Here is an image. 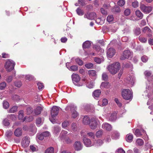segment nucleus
Listing matches in <instances>:
<instances>
[{
    "label": "nucleus",
    "instance_id": "nucleus-60",
    "mask_svg": "<svg viewBox=\"0 0 153 153\" xmlns=\"http://www.w3.org/2000/svg\"><path fill=\"white\" fill-rule=\"evenodd\" d=\"M112 11L117 13H118L120 12V9L119 7L116 6L115 7L112 9Z\"/></svg>",
    "mask_w": 153,
    "mask_h": 153
},
{
    "label": "nucleus",
    "instance_id": "nucleus-20",
    "mask_svg": "<svg viewBox=\"0 0 153 153\" xmlns=\"http://www.w3.org/2000/svg\"><path fill=\"white\" fill-rule=\"evenodd\" d=\"M42 109L43 108L42 107L40 106L37 107L34 110V114L36 115L39 114Z\"/></svg>",
    "mask_w": 153,
    "mask_h": 153
},
{
    "label": "nucleus",
    "instance_id": "nucleus-3",
    "mask_svg": "<svg viewBox=\"0 0 153 153\" xmlns=\"http://www.w3.org/2000/svg\"><path fill=\"white\" fill-rule=\"evenodd\" d=\"M59 111V108L57 106H54L52 108L51 110V118H50V120L53 123H54L55 122L54 117L58 114Z\"/></svg>",
    "mask_w": 153,
    "mask_h": 153
},
{
    "label": "nucleus",
    "instance_id": "nucleus-46",
    "mask_svg": "<svg viewBox=\"0 0 153 153\" xmlns=\"http://www.w3.org/2000/svg\"><path fill=\"white\" fill-rule=\"evenodd\" d=\"M17 107L16 106H13L11 108L9 111V113H14L17 111Z\"/></svg>",
    "mask_w": 153,
    "mask_h": 153
},
{
    "label": "nucleus",
    "instance_id": "nucleus-24",
    "mask_svg": "<svg viewBox=\"0 0 153 153\" xmlns=\"http://www.w3.org/2000/svg\"><path fill=\"white\" fill-rule=\"evenodd\" d=\"M133 137L132 134H129L126 135V140L127 142L130 143L132 141Z\"/></svg>",
    "mask_w": 153,
    "mask_h": 153
},
{
    "label": "nucleus",
    "instance_id": "nucleus-41",
    "mask_svg": "<svg viewBox=\"0 0 153 153\" xmlns=\"http://www.w3.org/2000/svg\"><path fill=\"white\" fill-rule=\"evenodd\" d=\"M75 61L76 63L79 65H82L83 64V61L79 58L75 59Z\"/></svg>",
    "mask_w": 153,
    "mask_h": 153
},
{
    "label": "nucleus",
    "instance_id": "nucleus-39",
    "mask_svg": "<svg viewBox=\"0 0 153 153\" xmlns=\"http://www.w3.org/2000/svg\"><path fill=\"white\" fill-rule=\"evenodd\" d=\"M26 113L27 114H31L33 111V110L31 107H28L26 109Z\"/></svg>",
    "mask_w": 153,
    "mask_h": 153
},
{
    "label": "nucleus",
    "instance_id": "nucleus-55",
    "mask_svg": "<svg viewBox=\"0 0 153 153\" xmlns=\"http://www.w3.org/2000/svg\"><path fill=\"white\" fill-rule=\"evenodd\" d=\"M102 134V131L101 130H99L96 132L95 135L97 137H100Z\"/></svg>",
    "mask_w": 153,
    "mask_h": 153
},
{
    "label": "nucleus",
    "instance_id": "nucleus-52",
    "mask_svg": "<svg viewBox=\"0 0 153 153\" xmlns=\"http://www.w3.org/2000/svg\"><path fill=\"white\" fill-rule=\"evenodd\" d=\"M60 130V128L58 126L55 127L54 128V132L56 134L59 132Z\"/></svg>",
    "mask_w": 153,
    "mask_h": 153
},
{
    "label": "nucleus",
    "instance_id": "nucleus-37",
    "mask_svg": "<svg viewBox=\"0 0 153 153\" xmlns=\"http://www.w3.org/2000/svg\"><path fill=\"white\" fill-rule=\"evenodd\" d=\"M64 139H65V142L67 144H71L72 142V140L68 136L66 137Z\"/></svg>",
    "mask_w": 153,
    "mask_h": 153
},
{
    "label": "nucleus",
    "instance_id": "nucleus-14",
    "mask_svg": "<svg viewBox=\"0 0 153 153\" xmlns=\"http://www.w3.org/2000/svg\"><path fill=\"white\" fill-rule=\"evenodd\" d=\"M83 140L85 145L87 147H89L92 146L91 141L89 139L84 137L83 139Z\"/></svg>",
    "mask_w": 153,
    "mask_h": 153
},
{
    "label": "nucleus",
    "instance_id": "nucleus-57",
    "mask_svg": "<svg viewBox=\"0 0 153 153\" xmlns=\"http://www.w3.org/2000/svg\"><path fill=\"white\" fill-rule=\"evenodd\" d=\"M124 33H127L130 31V28L129 26H126L123 30Z\"/></svg>",
    "mask_w": 153,
    "mask_h": 153
},
{
    "label": "nucleus",
    "instance_id": "nucleus-43",
    "mask_svg": "<svg viewBox=\"0 0 153 153\" xmlns=\"http://www.w3.org/2000/svg\"><path fill=\"white\" fill-rule=\"evenodd\" d=\"M71 128L72 130L73 131H76L77 130V126L75 123H73L72 124Z\"/></svg>",
    "mask_w": 153,
    "mask_h": 153
},
{
    "label": "nucleus",
    "instance_id": "nucleus-45",
    "mask_svg": "<svg viewBox=\"0 0 153 153\" xmlns=\"http://www.w3.org/2000/svg\"><path fill=\"white\" fill-rule=\"evenodd\" d=\"M103 143L102 141L100 140H97L95 142V144L97 146L101 145Z\"/></svg>",
    "mask_w": 153,
    "mask_h": 153
},
{
    "label": "nucleus",
    "instance_id": "nucleus-13",
    "mask_svg": "<svg viewBox=\"0 0 153 153\" xmlns=\"http://www.w3.org/2000/svg\"><path fill=\"white\" fill-rule=\"evenodd\" d=\"M71 78L74 83V82H78L80 79V78L79 76L75 73H73L71 75Z\"/></svg>",
    "mask_w": 153,
    "mask_h": 153
},
{
    "label": "nucleus",
    "instance_id": "nucleus-51",
    "mask_svg": "<svg viewBox=\"0 0 153 153\" xmlns=\"http://www.w3.org/2000/svg\"><path fill=\"white\" fill-rule=\"evenodd\" d=\"M34 78V77L32 75H27L26 76V79L28 80L29 81L33 80Z\"/></svg>",
    "mask_w": 153,
    "mask_h": 153
},
{
    "label": "nucleus",
    "instance_id": "nucleus-18",
    "mask_svg": "<svg viewBox=\"0 0 153 153\" xmlns=\"http://www.w3.org/2000/svg\"><path fill=\"white\" fill-rule=\"evenodd\" d=\"M22 134V129L21 128L16 129L14 131V134L17 137H19L21 136Z\"/></svg>",
    "mask_w": 153,
    "mask_h": 153
},
{
    "label": "nucleus",
    "instance_id": "nucleus-26",
    "mask_svg": "<svg viewBox=\"0 0 153 153\" xmlns=\"http://www.w3.org/2000/svg\"><path fill=\"white\" fill-rule=\"evenodd\" d=\"M119 137V134L117 131H115L113 132L112 134V138L114 139H118Z\"/></svg>",
    "mask_w": 153,
    "mask_h": 153
},
{
    "label": "nucleus",
    "instance_id": "nucleus-50",
    "mask_svg": "<svg viewBox=\"0 0 153 153\" xmlns=\"http://www.w3.org/2000/svg\"><path fill=\"white\" fill-rule=\"evenodd\" d=\"M113 19L114 18L113 16L112 15H109L107 17V21L109 22H112Z\"/></svg>",
    "mask_w": 153,
    "mask_h": 153
},
{
    "label": "nucleus",
    "instance_id": "nucleus-56",
    "mask_svg": "<svg viewBox=\"0 0 153 153\" xmlns=\"http://www.w3.org/2000/svg\"><path fill=\"white\" fill-rule=\"evenodd\" d=\"M125 3V1L124 0H120L117 2L118 5L120 6H123Z\"/></svg>",
    "mask_w": 153,
    "mask_h": 153
},
{
    "label": "nucleus",
    "instance_id": "nucleus-47",
    "mask_svg": "<svg viewBox=\"0 0 153 153\" xmlns=\"http://www.w3.org/2000/svg\"><path fill=\"white\" fill-rule=\"evenodd\" d=\"M69 125V122L68 121L65 120L62 123V127L65 128L66 127Z\"/></svg>",
    "mask_w": 153,
    "mask_h": 153
},
{
    "label": "nucleus",
    "instance_id": "nucleus-27",
    "mask_svg": "<svg viewBox=\"0 0 153 153\" xmlns=\"http://www.w3.org/2000/svg\"><path fill=\"white\" fill-rule=\"evenodd\" d=\"M144 141L141 139H138L136 140V145L138 146H141L144 144Z\"/></svg>",
    "mask_w": 153,
    "mask_h": 153
},
{
    "label": "nucleus",
    "instance_id": "nucleus-54",
    "mask_svg": "<svg viewBox=\"0 0 153 153\" xmlns=\"http://www.w3.org/2000/svg\"><path fill=\"white\" fill-rule=\"evenodd\" d=\"M36 138L40 140H42L44 139V137L42 133L38 134Z\"/></svg>",
    "mask_w": 153,
    "mask_h": 153
},
{
    "label": "nucleus",
    "instance_id": "nucleus-15",
    "mask_svg": "<svg viewBox=\"0 0 153 153\" xmlns=\"http://www.w3.org/2000/svg\"><path fill=\"white\" fill-rule=\"evenodd\" d=\"M102 128L108 131L111 130L112 128L111 125L107 123H103L102 125Z\"/></svg>",
    "mask_w": 153,
    "mask_h": 153
},
{
    "label": "nucleus",
    "instance_id": "nucleus-64",
    "mask_svg": "<svg viewBox=\"0 0 153 153\" xmlns=\"http://www.w3.org/2000/svg\"><path fill=\"white\" fill-rule=\"evenodd\" d=\"M94 60L95 62L98 64L100 63L102 61L101 59L98 57L95 58Z\"/></svg>",
    "mask_w": 153,
    "mask_h": 153
},
{
    "label": "nucleus",
    "instance_id": "nucleus-8",
    "mask_svg": "<svg viewBox=\"0 0 153 153\" xmlns=\"http://www.w3.org/2000/svg\"><path fill=\"white\" fill-rule=\"evenodd\" d=\"M141 10L146 13H149L152 11V7L150 6H147L143 4H142L140 6Z\"/></svg>",
    "mask_w": 153,
    "mask_h": 153
},
{
    "label": "nucleus",
    "instance_id": "nucleus-1",
    "mask_svg": "<svg viewBox=\"0 0 153 153\" xmlns=\"http://www.w3.org/2000/svg\"><path fill=\"white\" fill-rule=\"evenodd\" d=\"M120 68V64L118 62H116L109 65L108 67V69L110 73L113 75L116 74Z\"/></svg>",
    "mask_w": 153,
    "mask_h": 153
},
{
    "label": "nucleus",
    "instance_id": "nucleus-16",
    "mask_svg": "<svg viewBox=\"0 0 153 153\" xmlns=\"http://www.w3.org/2000/svg\"><path fill=\"white\" fill-rule=\"evenodd\" d=\"M90 120L89 117L85 116L83 119L82 123L84 125H88L90 124Z\"/></svg>",
    "mask_w": 153,
    "mask_h": 153
},
{
    "label": "nucleus",
    "instance_id": "nucleus-29",
    "mask_svg": "<svg viewBox=\"0 0 153 153\" xmlns=\"http://www.w3.org/2000/svg\"><path fill=\"white\" fill-rule=\"evenodd\" d=\"M74 109H75V108H74ZM71 110L72 113V117L73 118H75L76 117H77V116H78V113L76 110H73L71 108Z\"/></svg>",
    "mask_w": 153,
    "mask_h": 153
},
{
    "label": "nucleus",
    "instance_id": "nucleus-22",
    "mask_svg": "<svg viewBox=\"0 0 153 153\" xmlns=\"http://www.w3.org/2000/svg\"><path fill=\"white\" fill-rule=\"evenodd\" d=\"M88 74L89 75V76L91 77L95 76H97L96 72V71L94 70L88 71Z\"/></svg>",
    "mask_w": 153,
    "mask_h": 153
},
{
    "label": "nucleus",
    "instance_id": "nucleus-38",
    "mask_svg": "<svg viewBox=\"0 0 153 153\" xmlns=\"http://www.w3.org/2000/svg\"><path fill=\"white\" fill-rule=\"evenodd\" d=\"M108 102V100L106 99H104L102 100V105H100V102H98V105L101 106H104L106 105Z\"/></svg>",
    "mask_w": 153,
    "mask_h": 153
},
{
    "label": "nucleus",
    "instance_id": "nucleus-23",
    "mask_svg": "<svg viewBox=\"0 0 153 153\" xmlns=\"http://www.w3.org/2000/svg\"><path fill=\"white\" fill-rule=\"evenodd\" d=\"M68 132L67 131H62L59 137L61 140H62L64 139L65 136L68 134Z\"/></svg>",
    "mask_w": 153,
    "mask_h": 153
},
{
    "label": "nucleus",
    "instance_id": "nucleus-28",
    "mask_svg": "<svg viewBox=\"0 0 153 153\" xmlns=\"http://www.w3.org/2000/svg\"><path fill=\"white\" fill-rule=\"evenodd\" d=\"M133 32L135 35L136 36L139 35L141 33L140 28L139 27H136L133 30Z\"/></svg>",
    "mask_w": 153,
    "mask_h": 153
},
{
    "label": "nucleus",
    "instance_id": "nucleus-49",
    "mask_svg": "<svg viewBox=\"0 0 153 153\" xmlns=\"http://www.w3.org/2000/svg\"><path fill=\"white\" fill-rule=\"evenodd\" d=\"M3 106L4 108L7 109L9 106V103L7 101H4L3 103Z\"/></svg>",
    "mask_w": 153,
    "mask_h": 153
},
{
    "label": "nucleus",
    "instance_id": "nucleus-7",
    "mask_svg": "<svg viewBox=\"0 0 153 153\" xmlns=\"http://www.w3.org/2000/svg\"><path fill=\"white\" fill-rule=\"evenodd\" d=\"M30 142L29 137L27 136L23 138L21 141V145L23 148H26L28 146Z\"/></svg>",
    "mask_w": 153,
    "mask_h": 153
},
{
    "label": "nucleus",
    "instance_id": "nucleus-44",
    "mask_svg": "<svg viewBox=\"0 0 153 153\" xmlns=\"http://www.w3.org/2000/svg\"><path fill=\"white\" fill-rule=\"evenodd\" d=\"M134 134L137 137H140L142 135L140 130L138 129H137L136 130Z\"/></svg>",
    "mask_w": 153,
    "mask_h": 153
},
{
    "label": "nucleus",
    "instance_id": "nucleus-6",
    "mask_svg": "<svg viewBox=\"0 0 153 153\" xmlns=\"http://www.w3.org/2000/svg\"><path fill=\"white\" fill-rule=\"evenodd\" d=\"M98 122V120L96 118H91L90 122V126L91 129H94L96 128Z\"/></svg>",
    "mask_w": 153,
    "mask_h": 153
},
{
    "label": "nucleus",
    "instance_id": "nucleus-17",
    "mask_svg": "<svg viewBox=\"0 0 153 153\" xmlns=\"http://www.w3.org/2000/svg\"><path fill=\"white\" fill-rule=\"evenodd\" d=\"M18 117L19 119L23 120V121L26 119L25 117H24V111L22 110L19 112Z\"/></svg>",
    "mask_w": 153,
    "mask_h": 153
},
{
    "label": "nucleus",
    "instance_id": "nucleus-53",
    "mask_svg": "<svg viewBox=\"0 0 153 153\" xmlns=\"http://www.w3.org/2000/svg\"><path fill=\"white\" fill-rule=\"evenodd\" d=\"M85 66L88 69H90L92 68L93 66V64L89 63L85 65Z\"/></svg>",
    "mask_w": 153,
    "mask_h": 153
},
{
    "label": "nucleus",
    "instance_id": "nucleus-61",
    "mask_svg": "<svg viewBox=\"0 0 153 153\" xmlns=\"http://www.w3.org/2000/svg\"><path fill=\"white\" fill-rule=\"evenodd\" d=\"M15 85L16 86L19 88L21 86L22 83L20 81H16L15 82Z\"/></svg>",
    "mask_w": 153,
    "mask_h": 153
},
{
    "label": "nucleus",
    "instance_id": "nucleus-11",
    "mask_svg": "<svg viewBox=\"0 0 153 153\" xmlns=\"http://www.w3.org/2000/svg\"><path fill=\"white\" fill-rule=\"evenodd\" d=\"M74 148L75 150L78 151L81 150L82 145L79 141H76L74 145Z\"/></svg>",
    "mask_w": 153,
    "mask_h": 153
},
{
    "label": "nucleus",
    "instance_id": "nucleus-30",
    "mask_svg": "<svg viewBox=\"0 0 153 153\" xmlns=\"http://www.w3.org/2000/svg\"><path fill=\"white\" fill-rule=\"evenodd\" d=\"M136 16L140 19H142L143 17V15L139 10H137L135 11Z\"/></svg>",
    "mask_w": 153,
    "mask_h": 153
},
{
    "label": "nucleus",
    "instance_id": "nucleus-40",
    "mask_svg": "<svg viewBox=\"0 0 153 153\" xmlns=\"http://www.w3.org/2000/svg\"><path fill=\"white\" fill-rule=\"evenodd\" d=\"M45 153H54V149L51 147L47 149L45 151Z\"/></svg>",
    "mask_w": 153,
    "mask_h": 153
},
{
    "label": "nucleus",
    "instance_id": "nucleus-21",
    "mask_svg": "<svg viewBox=\"0 0 153 153\" xmlns=\"http://www.w3.org/2000/svg\"><path fill=\"white\" fill-rule=\"evenodd\" d=\"M129 2L132 3V6L136 8L138 6V3L136 0H128Z\"/></svg>",
    "mask_w": 153,
    "mask_h": 153
},
{
    "label": "nucleus",
    "instance_id": "nucleus-63",
    "mask_svg": "<svg viewBox=\"0 0 153 153\" xmlns=\"http://www.w3.org/2000/svg\"><path fill=\"white\" fill-rule=\"evenodd\" d=\"M87 135L90 137H91L93 139L94 138L95 135L94 133L92 132H90L87 133Z\"/></svg>",
    "mask_w": 153,
    "mask_h": 153
},
{
    "label": "nucleus",
    "instance_id": "nucleus-19",
    "mask_svg": "<svg viewBox=\"0 0 153 153\" xmlns=\"http://www.w3.org/2000/svg\"><path fill=\"white\" fill-rule=\"evenodd\" d=\"M91 45V43L90 41H86L84 42L82 44V47L84 48H88Z\"/></svg>",
    "mask_w": 153,
    "mask_h": 153
},
{
    "label": "nucleus",
    "instance_id": "nucleus-2",
    "mask_svg": "<svg viewBox=\"0 0 153 153\" xmlns=\"http://www.w3.org/2000/svg\"><path fill=\"white\" fill-rule=\"evenodd\" d=\"M122 95L126 100H130L132 97V92L128 89H123L122 91Z\"/></svg>",
    "mask_w": 153,
    "mask_h": 153
},
{
    "label": "nucleus",
    "instance_id": "nucleus-35",
    "mask_svg": "<svg viewBox=\"0 0 153 153\" xmlns=\"http://www.w3.org/2000/svg\"><path fill=\"white\" fill-rule=\"evenodd\" d=\"M108 82H102L101 85V88H108Z\"/></svg>",
    "mask_w": 153,
    "mask_h": 153
},
{
    "label": "nucleus",
    "instance_id": "nucleus-42",
    "mask_svg": "<svg viewBox=\"0 0 153 153\" xmlns=\"http://www.w3.org/2000/svg\"><path fill=\"white\" fill-rule=\"evenodd\" d=\"M108 79V76L106 73L104 72L102 74V79L104 81H106Z\"/></svg>",
    "mask_w": 153,
    "mask_h": 153
},
{
    "label": "nucleus",
    "instance_id": "nucleus-58",
    "mask_svg": "<svg viewBox=\"0 0 153 153\" xmlns=\"http://www.w3.org/2000/svg\"><path fill=\"white\" fill-rule=\"evenodd\" d=\"M6 86V83L3 82L0 83V89L1 90L3 89Z\"/></svg>",
    "mask_w": 153,
    "mask_h": 153
},
{
    "label": "nucleus",
    "instance_id": "nucleus-4",
    "mask_svg": "<svg viewBox=\"0 0 153 153\" xmlns=\"http://www.w3.org/2000/svg\"><path fill=\"white\" fill-rule=\"evenodd\" d=\"M15 63L14 61L10 59L8 60L6 62L5 68L8 71H10L14 68Z\"/></svg>",
    "mask_w": 153,
    "mask_h": 153
},
{
    "label": "nucleus",
    "instance_id": "nucleus-59",
    "mask_svg": "<svg viewBox=\"0 0 153 153\" xmlns=\"http://www.w3.org/2000/svg\"><path fill=\"white\" fill-rule=\"evenodd\" d=\"M130 10L129 9H127L125 10L124 13L125 15L128 16L130 14Z\"/></svg>",
    "mask_w": 153,
    "mask_h": 153
},
{
    "label": "nucleus",
    "instance_id": "nucleus-31",
    "mask_svg": "<svg viewBox=\"0 0 153 153\" xmlns=\"http://www.w3.org/2000/svg\"><path fill=\"white\" fill-rule=\"evenodd\" d=\"M116 119V114L114 113L111 114L109 118V120L111 121H114Z\"/></svg>",
    "mask_w": 153,
    "mask_h": 153
},
{
    "label": "nucleus",
    "instance_id": "nucleus-12",
    "mask_svg": "<svg viewBox=\"0 0 153 153\" xmlns=\"http://www.w3.org/2000/svg\"><path fill=\"white\" fill-rule=\"evenodd\" d=\"M115 51L113 48H110L107 51V54L109 58H112L115 54Z\"/></svg>",
    "mask_w": 153,
    "mask_h": 153
},
{
    "label": "nucleus",
    "instance_id": "nucleus-33",
    "mask_svg": "<svg viewBox=\"0 0 153 153\" xmlns=\"http://www.w3.org/2000/svg\"><path fill=\"white\" fill-rule=\"evenodd\" d=\"M101 93V91L100 90H97L94 91L93 93V95L94 97H98Z\"/></svg>",
    "mask_w": 153,
    "mask_h": 153
},
{
    "label": "nucleus",
    "instance_id": "nucleus-36",
    "mask_svg": "<svg viewBox=\"0 0 153 153\" xmlns=\"http://www.w3.org/2000/svg\"><path fill=\"white\" fill-rule=\"evenodd\" d=\"M78 66L76 65H72L71 66L69 69L70 70L73 71H76L78 70Z\"/></svg>",
    "mask_w": 153,
    "mask_h": 153
},
{
    "label": "nucleus",
    "instance_id": "nucleus-25",
    "mask_svg": "<svg viewBox=\"0 0 153 153\" xmlns=\"http://www.w3.org/2000/svg\"><path fill=\"white\" fill-rule=\"evenodd\" d=\"M30 131L32 132L33 134H35L36 132V128L35 125H32L30 126L29 128Z\"/></svg>",
    "mask_w": 153,
    "mask_h": 153
},
{
    "label": "nucleus",
    "instance_id": "nucleus-62",
    "mask_svg": "<svg viewBox=\"0 0 153 153\" xmlns=\"http://www.w3.org/2000/svg\"><path fill=\"white\" fill-rule=\"evenodd\" d=\"M3 124L5 126H8L10 124V123L8 120L5 119L3 120Z\"/></svg>",
    "mask_w": 153,
    "mask_h": 153
},
{
    "label": "nucleus",
    "instance_id": "nucleus-34",
    "mask_svg": "<svg viewBox=\"0 0 153 153\" xmlns=\"http://www.w3.org/2000/svg\"><path fill=\"white\" fill-rule=\"evenodd\" d=\"M76 12L77 14L79 16H82L84 14V11L79 8H78L77 9Z\"/></svg>",
    "mask_w": 153,
    "mask_h": 153
},
{
    "label": "nucleus",
    "instance_id": "nucleus-32",
    "mask_svg": "<svg viewBox=\"0 0 153 153\" xmlns=\"http://www.w3.org/2000/svg\"><path fill=\"white\" fill-rule=\"evenodd\" d=\"M138 40L140 42L143 43H145L147 42V39L146 38L141 36L139 37Z\"/></svg>",
    "mask_w": 153,
    "mask_h": 153
},
{
    "label": "nucleus",
    "instance_id": "nucleus-9",
    "mask_svg": "<svg viewBox=\"0 0 153 153\" xmlns=\"http://www.w3.org/2000/svg\"><path fill=\"white\" fill-rule=\"evenodd\" d=\"M96 14L94 12L90 13L89 14H86L84 15V18H87L90 20H93L96 17Z\"/></svg>",
    "mask_w": 153,
    "mask_h": 153
},
{
    "label": "nucleus",
    "instance_id": "nucleus-48",
    "mask_svg": "<svg viewBox=\"0 0 153 153\" xmlns=\"http://www.w3.org/2000/svg\"><path fill=\"white\" fill-rule=\"evenodd\" d=\"M98 24L102 25L104 23L103 20L101 19L100 18H98L95 21Z\"/></svg>",
    "mask_w": 153,
    "mask_h": 153
},
{
    "label": "nucleus",
    "instance_id": "nucleus-10",
    "mask_svg": "<svg viewBox=\"0 0 153 153\" xmlns=\"http://www.w3.org/2000/svg\"><path fill=\"white\" fill-rule=\"evenodd\" d=\"M142 32L144 33H146L148 37H151L152 36V31L147 26L143 28Z\"/></svg>",
    "mask_w": 153,
    "mask_h": 153
},
{
    "label": "nucleus",
    "instance_id": "nucleus-5",
    "mask_svg": "<svg viewBox=\"0 0 153 153\" xmlns=\"http://www.w3.org/2000/svg\"><path fill=\"white\" fill-rule=\"evenodd\" d=\"M132 52H131L129 50L124 51L123 53V54L121 56L120 59L122 60L128 59L130 57L132 56Z\"/></svg>",
    "mask_w": 153,
    "mask_h": 153
}]
</instances>
